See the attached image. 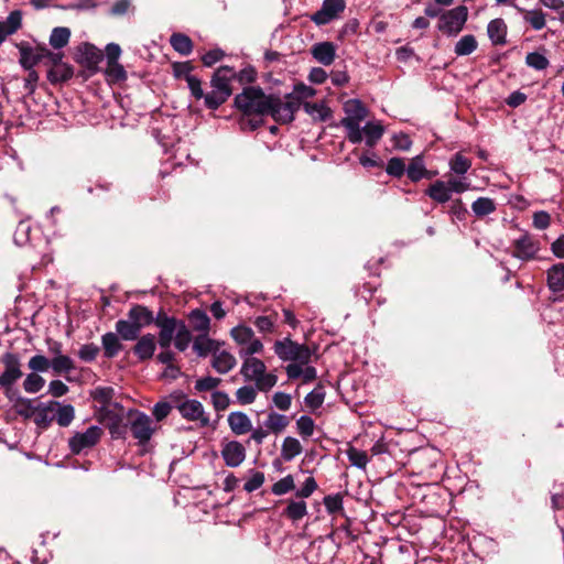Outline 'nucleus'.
<instances>
[{"instance_id":"f257e3e1","label":"nucleus","mask_w":564,"mask_h":564,"mask_svg":"<svg viewBox=\"0 0 564 564\" xmlns=\"http://www.w3.org/2000/svg\"><path fill=\"white\" fill-rule=\"evenodd\" d=\"M235 106L246 117L241 120L242 129L248 126L251 131L261 124V120L249 119L250 116H271L275 121L286 123L294 119V113L299 109V102L282 101L280 97L265 95L261 88L253 86L236 95Z\"/></svg>"},{"instance_id":"f03ea898","label":"nucleus","mask_w":564,"mask_h":564,"mask_svg":"<svg viewBox=\"0 0 564 564\" xmlns=\"http://www.w3.org/2000/svg\"><path fill=\"white\" fill-rule=\"evenodd\" d=\"M242 359L241 376L246 381L254 382L259 391L268 392L276 384V375L267 372V366L261 359L253 356Z\"/></svg>"},{"instance_id":"7ed1b4c3","label":"nucleus","mask_w":564,"mask_h":564,"mask_svg":"<svg viewBox=\"0 0 564 564\" xmlns=\"http://www.w3.org/2000/svg\"><path fill=\"white\" fill-rule=\"evenodd\" d=\"M345 117L340 120V126L346 129L347 139L352 144L360 143L361 122L367 118L368 110L358 99H349L344 104Z\"/></svg>"},{"instance_id":"20e7f679","label":"nucleus","mask_w":564,"mask_h":564,"mask_svg":"<svg viewBox=\"0 0 564 564\" xmlns=\"http://www.w3.org/2000/svg\"><path fill=\"white\" fill-rule=\"evenodd\" d=\"M273 350L282 361H311L312 354L310 348L306 345L293 341L289 337L276 340L273 345Z\"/></svg>"},{"instance_id":"39448f33","label":"nucleus","mask_w":564,"mask_h":564,"mask_svg":"<svg viewBox=\"0 0 564 564\" xmlns=\"http://www.w3.org/2000/svg\"><path fill=\"white\" fill-rule=\"evenodd\" d=\"M231 337L237 343L239 348V356L241 358L251 357L260 354L263 350L262 341L256 337L253 330L245 325H238L230 332Z\"/></svg>"},{"instance_id":"423d86ee","label":"nucleus","mask_w":564,"mask_h":564,"mask_svg":"<svg viewBox=\"0 0 564 564\" xmlns=\"http://www.w3.org/2000/svg\"><path fill=\"white\" fill-rule=\"evenodd\" d=\"M129 427L139 445H145L156 430V423L143 412H130Z\"/></svg>"},{"instance_id":"0eeeda50","label":"nucleus","mask_w":564,"mask_h":564,"mask_svg":"<svg viewBox=\"0 0 564 564\" xmlns=\"http://www.w3.org/2000/svg\"><path fill=\"white\" fill-rule=\"evenodd\" d=\"M467 17L468 10L466 7H456L441 15L438 29L449 36L456 35L463 30Z\"/></svg>"},{"instance_id":"6e6552de","label":"nucleus","mask_w":564,"mask_h":564,"mask_svg":"<svg viewBox=\"0 0 564 564\" xmlns=\"http://www.w3.org/2000/svg\"><path fill=\"white\" fill-rule=\"evenodd\" d=\"M101 435V427L91 425L85 432L76 433L69 438V448L73 454H79L85 449L94 447L99 442Z\"/></svg>"},{"instance_id":"1a4fd4ad","label":"nucleus","mask_w":564,"mask_h":564,"mask_svg":"<svg viewBox=\"0 0 564 564\" xmlns=\"http://www.w3.org/2000/svg\"><path fill=\"white\" fill-rule=\"evenodd\" d=\"M346 3L344 0H324L319 10L311 15L316 25H325L339 18L344 12Z\"/></svg>"},{"instance_id":"9d476101","label":"nucleus","mask_w":564,"mask_h":564,"mask_svg":"<svg viewBox=\"0 0 564 564\" xmlns=\"http://www.w3.org/2000/svg\"><path fill=\"white\" fill-rule=\"evenodd\" d=\"M154 323L160 328L159 345L162 349H166L171 346V343L180 328L178 326L184 322L178 321L175 317L159 314Z\"/></svg>"},{"instance_id":"9b49d317","label":"nucleus","mask_w":564,"mask_h":564,"mask_svg":"<svg viewBox=\"0 0 564 564\" xmlns=\"http://www.w3.org/2000/svg\"><path fill=\"white\" fill-rule=\"evenodd\" d=\"M4 371L0 375V386L7 389V394L10 395L11 386L21 378L22 371L20 369L19 359L11 354L3 358Z\"/></svg>"},{"instance_id":"f8f14e48","label":"nucleus","mask_w":564,"mask_h":564,"mask_svg":"<svg viewBox=\"0 0 564 564\" xmlns=\"http://www.w3.org/2000/svg\"><path fill=\"white\" fill-rule=\"evenodd\" d=\"M177 409L186 420L198 422L200 426L209 424V416L205 413L203 404L197 400H186L178 404Z\"/></svg>"},{"instance_id":"ddd939ff","label":"nucleus","mask_w":564,"mask_h":564,"mask_svg":"<svg viewBox=\"0 0 564 564\" xmlns=\"http://www.w3.org/2000/svg\"><path fill=\"white\" fill-rule=\"evenodd\" d=\"M513 247V256L522 261L533 259L540 250L539 241L529 235H523L517 239Z\"/></svg>"},{"instance_id":"4468645a","label":"nucleus","mask_w":564,"mask_h":564,"mask_svg":"<svg viewBox=\"0 0 564 564\" xmlns=\"http://www.w3.org/2000/svg\"><path fill=\"white\" fill-rule=\"evenodd\" d=\"M102 52L90 43H83L77 50V61L88 69L95 70L102 61Z\"/></svg>"},{"instance_id":"2eb2a0df","label":"nucleus","mask_w":564,"mask_h":564,"mask_svg":"<svg viewBox=\"0 0 564 564\" xmlns=\"http://www.w3.org/2000/svg\"><path fill=\"white\" fill-rule=\"evenodd\" d=\"M236 77V72L232 67L229 66H220L216 69L214 73L212 80H210V87L223 91L227 96L231 95V87L230 83Z\"/></svg>"},{"instance_id":"dca6fc26","label":"nucleus","mask_w":564,"mask_h":564,"mask_svg":"<svg viewBox=\"0 0 564 564\" xmlns=\"http://www.w3.org/2000/svg\"><path fill=\"white\" fill-rule=\"evenodd\" d=\"M221 455L227 466L238 467L245 460L246 449L239 442L231 441L224 446Z\"/></svg>"},{"instance_id":"f3484780","label":"nucleus","mask_w":564,"mask_h":564,"mask_svg":"<svg viewBox=\"0 0 564 564\" xmlns=\"http://www.w3.org/2000/svg\"><path fill=\"white\" fill-rule=\"evenodd\" d=\"M237 365L236 357L221 347L212 357V367L220 375L228 373Z\"/></svg>"},{"instance_id":"a211bd4d","label":"nucleus","mask_w":564,"mask_h":564,"mask_svg":"<svg viewBox=\"0 0 564 564\" xmlns=\"http://www.w3.org/2000/svg\"><path fill=\"white\" fill-rule=\"evenodd\" d=\"M312 56L322 65L329 66L336 57V45L332 42H319L312 46Z\"/></svg>"},{"instance_id":"6ab92c4d","label":"nucleus","mask_w":564,"mask_h":564,"mask_svg":"<svg viewBox=\"0 0 564 564\" xmlns=\"http://www.w3.org/2000/svg\"><path fill=\"white\" fill-rule=\"evenodd\" d=\"M228 425L236 435H243L252 430L250 417L240 411L231 412L228 415Z\"/></svg>"},{"instance_id":"aec40b11","label":"nucleus","mask_w":564,"mask_h":564,"mask_svg":"<svg viewBox=\"0 0 564 564\" xmlns=\"http://www.w3.org/2000/svg\"><path fill=\"white\" fill-rule=\"evenodd\" d=\"M56 405H58V402L56 401L40 403L37 405L36 413L33 416L34 423L41 429H46L54 420Z\"/></svg>"},{"instance_id":"412c9836","label":"nucleus","mask_w":564,"mask_h":564,"mask_svg":"<svg viewBox=\"0 0 564 564\" xmlns=\"http://www.w3.org/2000/svg\"><path fill=\"white\" fill-rule=\"evenodd\" d=\"M221 346V343L209 338L207 334H200L195 338L193 349L199 357H206L208 354H212L213 357L215 350Z\"/></svg>"},{"instance_id":"4be33fe9","label":"nucleus","mask_w":564,"mask_h":564,"mask_svg":"<svg viewBox=\"0 0 564 564\" xmlns=\"http://www.w3.org/2000/svg\"><path fill=\"white\" fill-rule=\"evenodd\" d=\"M22 24V15L19 10L12 11L6 21H0V45L6 39L15 33Z\"/></svg>"},{"instance_id":"5701e85b","label":"nucleus","mask_w":564,"mask_h":564,"mask_svg":"<svg viewBox=\"0 0 564 564\" xmlns=\"http://www.w3.org/2000/svg\"><path fill=\"white\" fill-rule=\"evenodd\" d=\"M547 286L551 292H564V263L553 264L546 272Z\"/></svg>"},{"instance_id":"b1692460","label":"nucleus","mask_w":564,"mask_h":564,"mask_svg":"<svg viewBox=\"0 0 564 564\" xmlns=\"http://www.w3.org/2000/svg\"><path fill=\"white\" fill-rule=\"evenodd\" d=\"M130 319L141 330L142 327L155 322L153 313L145 306L134 305L128 313Z\"/></svg>"},{"instance_id":"393cba45","label":"nucleus","mask_w":564,"mask_h":564,"mask_svg":"<svg viewBox=\"0 0 564 564\" xmlns=\"http://www.w3.org/2000/svg\"><path fill=\"white\" fill-rule=\"evenodd\" d=\"M134 354L140 360L150 359L155 351V337L152 334L143 335L139 338L133 348Z\"/></svg>"},{"instance_id":"a878e982","label":"nucleus","mask_w":564,"mask_h":564,"mask_svg":"<svg viewBox=\"0 0 564 564\" xmlns=\"http://www.w3.org/2000/svg\"><path fill=\"white\" fill-rule=\"evenodd\" d=\"M425 194L433 200L440 204H445L451 200L452 193L446 182L435 181L429 186Z\"/></svg>"},{"instance_id":"bb28decb","label":"nucleus","mask_w":564,"mask_h":564,"mask_svg":"<svg viewBox=\"0 0 564 564\" xmlns=\"http://www.w3.org/2000/svg\"><path fill=\"white\" fill-rule=\"evenodd\" d=\"M286 508L283 511V516L290 519L292 522L302 520L307 514V505L302 499H289L286 500Z\"/></svg>"},{"instance_id":"cd10ccee","label":"nucleus","mask_w":564,"mask_h":564,"mask_svg":"<svg viewBox=\"0 0 564 564\" xmlns=\"http://www.w3.org/2000/svg\"><path fill=\"white\" fill-rule=\"evenodd\" d=\"M487 33L496 45L506 43L507 25L502 19H495L488 23Z\"/></svg>"},{"instance_id":"c85d7f7f","label":"nucleus","mask_w":564,"mask_h":564,"mask_svg":"<svg viewBox=\"0 0 564 564\" xmlns=\"http://www.w3.org/2000/svg\"><path fill=\"white\" fill-rule=\"evenodd\" d=\"M365 133L366 144L375 147L384 133V127L380 121H369L361 129V134Z\"/></svg>"},{"instance_id":"c756f323","label":"nucleus","mask_w":564,"mask_h":564,"mask_svg":"<svg viewBox=\"0 0 564 564\" xmlns=\"http://www.w3.org/2000/svg\"><path fill=\"white\" fill-rule=\"evenodd\" d=\"M101 345L104 348L105 357L113 358L122 349V344L119 340V336L115 333H106L101 337Z\"/></svg>"},{"instance_id":"7c9ffc66","label":"nucleus","mask_w":564,"mask_h":564,"mask_svg":"<svg viewBox=\"0 0 564 564\" xmlns=\"http://www.w3.org/2000/svg\"><path fill=\"white\" fill-rule=\"evenodd\" d=\"M116 332L123 340H134L139 337L140 329L130 319H119L116 323Z\"/></svg>"},{"instance_id":"2f4dec72","label":"nucleus","mask_w":564,"mask_h":564,"mask_svg":"<svg viewBox=\"0 0 564 564\" xmlns=\"http://www.w3.org/2000/svg\"><path fill=\"white\" fill-rule=\"evenodd\" d=\"M289 423L290 421L288 416L276 412H270L268 414L267 420L264 421V426L268 429L269 432L273 434H279L285 430Z\"/></svg>"},{"instance_id":"473e14b6","label":"nucleus","mask_w":564,"mask_h":564,"mask_svg":"<svg viewBox=\"0 0 564 564\" xmlns=\"http://www.w3.org/2000/svg\"><path fill=\"white\" fill-rule=\"evenodd\" d=\"M302 449V445L297 438L288 436L282 443L281 455L284 460L290 462L299 456Z\"/></svg>"},{"instance_id":"72a5a7b5","label":"nucleus","mask_w":564,"mask_h":564,"mask_svg":"<svg viewBox=\"0 0 564 564\" xmlns=\"http://www.w3.org/2000/svg\"><path fill=\"white\" fill-rule=\"evenodd\" d=\"M189 322L194 330L200 332L202 334H208L210 319L204 311H192L189 314Z\"/></svg>"},{"instance_id":"f704fd0d","label":"nucleus","mask_w":564,"mask_h":564,"mask_svg":"<svg viewBox=\"0 0 564 564\" xmlns=\"http://www.w3.org/2000/svg\"><path fill=\"white\" fill-rule=\"evenodd\" d=\"M448 165L452 173L465 176L471 166V161L458 152L449 159Z\"/></svg>"},{"instance_id":"c9c22d12","label":"nucleus","mask_w":564,"mask_h":564,"mask_svg":"<svg viewBox=\"0 0 564 564\" xmlns=\"http://www.w3.org/2000/svg\"><path fill=\"white\" fill-rule=\"evenodd\" d=\"M54 417L59 426L66 427L75 417V409L70 404H61L58 402L54 412Z\"/></svg>"},{"instance_id":"e433bc0d","label":"nucleus","mask_w":564,"mask_h":564,"mask_svg":"<svg viewBox=\"0 0 564 564\" xmlns=\"http://www.w3.org/2000/svg\"><path fill=\"white\" fill-rule=\"evenodd\" d=\"M426 173H427V171L425 169L423 159L420 155H416L415 158H413L406 167L408 177L412 182H417V181L422 180L423 177L426 176Z\"/></svg>"},{"instance_id":"4c0bfd02","label":"nucleus","mask_w":564,"mask_h":564,"mask_svg":"<svg viewBox=\"0 0 564 564\" xmlns=\"http://www.w3.org/2000/svg\"><path fill=\"white\" fill-rule=\"evenodd\" d=\"M304 110L317 121H326L330 117V109L322 102H305Z\"/></svg>"},{"instance_id":"58836bf2","label":"nucleus","mask_w":564,"mask_h":564,"mask_svg":"<svg viewBox=\"0 0 564 564\" xmlns=\"http://www.w3.org/2000/svg\"><path fill=\"white\" fill-rule=\"evenodd\" d=\"M476 37L471 34L462 36L455 44L454 52L457 56H466L477 48Z\"/></svg>"},{"instance_id":"ea45409f","label":"nucleus","mask_w":564,"mask_h":564,"mask_svg":"<svg viewBox=\"0 0 564 564\" xmlns=\"http://www.w3.org/2000/svg\"><path fill=\"white\" fill-rule=\"evenodd\" d=\"M471 210L477 217H485L496 210V203L489 197H479L471 204Z\"/></svg>"},{"instance_id":"a19ab883","label":"nucleus","mask_w":564,"mask_h":564,"mask_svg":"<svg viewBox=\"0 0 564 564\" xmlns=\"http://www.w3.org/2000/svg\"><path fill=\"white\" fill-rule=\"evenodd\" d=\"M69 37L70 31L68 28H54L50 36V44L52 47L59 50L68 44Z\"/></svg>"},{"instance_id":"79ce46f5","label":"nucleus","mask_w":564,"mask_h":564,"mask_svg":"<svg viewBox=\"0 0 564 564\" xmlns=\"http://www.w3.org/2000/svg\"><path fill=\"white\" fill-rule=\"evenodd\" d=\"M172 47L182 55H188L193 50V44L187 35L181 33L172 34L170 39Z\"/></svg>"},{"instance_id":"37998d69","label":"nucleus","mask_w":564,"mask_h":564,"mask_svg":"<svg viewBox=\"0 0 564 564\" xmlns=\"http://www.w3.org/2000/svg\"><path fill=\"white\" fill-rule=\"evenodd\" d=\"M37 405L35 406L32 400L18 397L14 403L15 412L24 419H31L36 413Z\"/></svg>"},{"instance_id":"c03bdc74","label":"nucleus","mask_w":564,"mask_h":564,"mask_svg":"<svg viewBox=\"0 0 564 564\" xmlns=\"http://www.w3.org/2000/svg\"><path fill=\"white\" fill-rule=\"evenodd\" d=\"M37 63H40L37 51H34L33 47L20 48V64L23 68L31 70Z\"/></svg>"},{"instance_id":"a18cd8bd","label":"nucleus","mask_w":564,"mask_h":564,"mask_svg":"<svg viewBox=\"0 0 564 564\" xmlns=\"http://www.w3.org/2000/svg\"><path fill=\"white\" fill-rule=\"evenodd\" d=\"M230 96H227L223 91L212 88V90L204 96L205 106L208 109H218Z\"/></svg>"},{"instance_id":"49530a36","label":"nucleus","mask_w":564,"mask_h":564,"mask_svg":"<svg viewBox=\"0 0 564 564\" xmlns=\"http://www.w3.org/2000/svg\"><path fill=\"white\" fill-rule=\"evenodd\" d=\"M350 464L359 469H365L368 465V456L366 452L360 451L354 446H349L346 451Z\"/></svg>"},{"instance_id":"de8ad7c7","label":"nucleus","mask_w":564,"mask_h":564,"mask_svg":"<svg viewBox=\"0 0 564 564\" xmlns=\"http://www.w3.org/2000/svg\"><path fill=\"white\" fill-rule=\"evenodd\" d=\"M178 330L174 337V346L180 351H184L188 348L192 341V334L185 323H181Z\"/></svg>"},{"instance_id":"09e8293b","label":"nucleus","mask_w":564,"mask_h":564,"mask_svg":"<svg viewBox=\"0 0 564 564\" xmlns=\"http://www.w3.org/2000/svg\"><path fill=\"white\" fill-rule=\"evenodd\" d=\"M51 368L57 375L67 373L74 369V364L68 356L59 354L51 360Z\"/></svg>"},{"instance_id":"8fccbe9b","label":"nucleus","mask_w":564,"mask_h":564,"mask_svg":"<svg viewBox=\"0 0 564 564\" xmlns=\"http://www.w3.org/2000/svg\"><path fill=\"white\" fill-rule=\"evenodd\" d=\"M105 73L108 80L111 83H119L127 79V72L119 62L108 63Z\"/></svg>"},{"instance_id":"3c124183","label":"nucleus","mask_w":564,"mask_h":564,"mask_svg":"<svg viewBox=\"0 0 564 564\" xmlns=\"http://www.w3.org/2000/svg\"><path fill=\"white\" fill-rule=\"evenodd\" d=\"M295 488L294 478L292 475H286L276 482L273 484L271 490L275 496H282Z\"/></svg>"},{"instance_id":"603ef678","label":"nucleus","mask_w":564,"mask_h":564,"mask_svg":"<svg viewBox=\"0 0 564 564\" xmlns=\"http://www.w3.org/2000/svg\"><path fill=\"white\" fill-rule=\"evenodd\" d=\"M73 76V72L65 65L52 68L47 73V78L52 84L66 82Z\"/></svg>"},{"instance_id":"864d4df0","label":"nucleus","mask_w":564,"mask_h":564,"mask_svg":"<svg viewBox=\"0 0 564 564\" xmlns=\"http://www.w3.org/2000/svg\"><path fill=\"white\" fill-rule=\"evenodd\" d=\"M45 384V380L37 373H29L23 382V388L28 393H37Z\"/></svg>"},{"instance_id":"5fc2aeb1","label":"nucleus","mask_w":564,"mask_h":564,"mask_svg":"<svg viewBox=\"0 0 564 564\" xmlns=\"http://www.w3.org/2000/svg\"><path fill=\"white\" fill-rule=\"evenodd\" d=\"M325 399V391L322 386H317L305 397V403L308 408L315 410L318 409Z\"/></svg>"},{"instance_id":"6e6d98bb","label":"nucleus","mask_w":564,"mask_h":564,"mask_svg":"<svg viewBox=\"0 0 564 564\" xmlns=\"http://www.w3.org/2000/svg\"><path fill=\"white\" fill-rule=\"evenodd\" d=\"M524 20L536 31L542 30L546 24L545 14L541 10L527 11Z\"/></svg>"},{"instance_id":"4d7b16f0","label":"nucleus","mask_w":564,"mask_h":564,"mask_svg":"<svg viewBox=\"0 0 564 564\" xmlns=\"http://www.w3.org/2000/svg\"><path fill=\"white\" fill-rule=\"evenodd\" d=\"M257 387L243 386L236 391V398L240 404H251L257 398Z\"/></svg>"},{"instance_id":"13d9d810","label":"nucleus","mask_w":564,"mask_h":564,"mask_svg":"<svg viewBox=\"0 0 564 564\" xmlns=\"http://www.w3.org/2000/svg\"><path fill=\"white\" fill-rule=\"evenodd\" d=\"M451 193L462 194L468 189H470V183L467 181L465 176L456 177L449 175L446 181Z\"/></svg>"},{"instance_id":"bf43d9fd","label":"nucleus","mask_w":564,"mask_h":564,"mask_svg":"<svg viewBox=\"0 0 564 564\" xmlns=\"http://www.w3.org/2000/svg\"><path fill=\"white\" fill-rule=\"evenodd\" d=\"M525 63L529 67L536 70H543L549 66V59L541 53L532 52L525 57Z\"/></svg>"},{"instance_id":"052dcab7","label":"nucleus","mask_w":564,"mask_h":564,"mask_svg":"<svg viewBox=\"0 0 564 564\" xmlns=\"http://www.w3.org/2000/svg\"><path fill=\"white\" fill-rule=\"evenodd\" d=\"M315 95V89L304 84L296 85L294 88V96H289L286 101H295L301 105V99H307Z\"/></svg>"},{"instance_id":"680f3d73","label":"nucleus","mask_w":564,"mask_h":564,"mask_svg":"<svg viewBox=\"0 0 564 564\" xmlns=\"http://www.w3.org/2000/svg\"><path fill=\"white\" fill-rule=\"evenodd\" d=\"M34 372H45L51 368V361L43 355L33 356L28 364Z\"/></svg>"},{"instance_id":"e2e57ef3","label":"nucleus","mask_w":564,"mask_h":564,"mask_svg":"<svg viewBox=\"0 0 564 564\" xmlns=\"http://www.w3.org/2000/svg\"><path fill=\"white\" fill-rule=\"evenodd\" d=\"M296 426H297V431L299 433L303 436V437H310L313 435L314 433V421L312 417L307 416V415H302L300 416V419L296 421Z\"/></svg>"},{"instance_id":"0e129e2a","label":"nucleus","mask_w":564,"mask_h":564,"mask_svg":"<svg viewBox=\"0 0 564 564\" xmlns=\"http://www.w3.org/2000/svg\"><path fill=\"white\" fill-rule=\"evenodd\" d=\"M386 171L389 175L401 177L405 172L404 161L400 158H392L388 161Z\"/></svg>"},{"instance_id":"69168bd1","label":"nucleus","mask_w":564,"mask_h":564,"mask_svg":"<svg viewBox=\"0 0 564 564\" xmlns=\"http://www.w3.org/2000/svg\"><path fill=\"white\" fill-rule=\"evenodd\" d=\"M220 382H221V379L207 376V377L200 378L196 381L195 389L199 392L210 391V390L217 388L220 384Z\"/></svg>"},{"instance_id":"338daca9","label":"nucleus","mask_w":564,"mask_h":564,"mask_svg":"<svg viewBox=\"0 0 564 564\" xmlns=\"http://www.w3.org/2000/svg\"><path fill=\"white\" fill-rule=\"evenodd\" d=\"M98 354L99 347L95 344L83 345L78 350V357L86 362L95 360Z\"/></svg>"},{"instance_id":"774afa93","label":"nucleus","mask_w":564,"mask_h":564,"mask_svg":"<svg viewBox=\"0 0 564 564\" xmlns=\"http://www.w3.org/2000/svg\"><path fill=\"white\" fill-rule=\"evenodd\" d=\"M317 489V482L313 477L306 478L303 486L295 492V497L304 500L313 495Z\"/></svg>"}]
</instances>
